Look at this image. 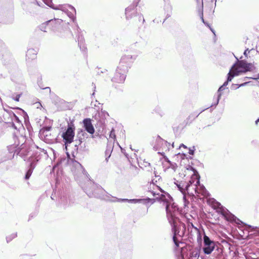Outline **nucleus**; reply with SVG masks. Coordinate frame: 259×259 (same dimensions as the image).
Listing matches in <instances>:
<instances>
[{
    "label": "nucleus",
    "mask_w": 259,
    "mask_h": 259,
    "mask_svg": "<svg viewBox=\"0 0 259 259\" xmlns=\"http://www.w3.org/2000/svg\"><path fill=\"white\" fill-rule=\"evenodd\" d=\"M160 199L161 200V203L165 206L167 219L172 227L173 241L176 247H179V243H181L179 238H181L184 234L185 226L181 224L178 228L176 215L178 213V208L168 193L161 194Z\"/></svg>",
    "instance_id": "nucleus-1"
},
{
    "label": "nucleus",
    "mask_w": 259,
    "mask_h": 259,
    "mask_svg": "<svg viewBox=\"0 0 259 259\" xmlns=\"http://www.w3.org/2000/svg\"><path fill=\"white\" fill-rule=\"evenodd\" d=\"M184 177L190 176L191 179L189 181V183L185 184L184 183H180L179 184L175 183L179 190L181 192L183 195V200L184 202V206H186L189 203V201H186V194L187 193L189 195L194 196L197 194L198 188L197 185L199 184V176L197 171L191 166L188 165L184 167Z\"/></svg>",
    "instance_id": "nucleus-2"
},
{
    "label": "nucleus",
    "mask_w": 259,
    "mask_h": 259,
    "mask_svg": "<svg viewBox=\"0 0 259 259\" xmlns=\"http://www.w3.org/2000/svg\"><path fill=\"white\" fill-rule=\"evenodd\" d=\"M214 207L215 208L218 209L217 211L224 217L226 220L230 222H235L237 224L241 226L239 227L240 229L242 228V230H245L247 231V234L245 236L247 237L249 235L259 236V227H253L244 224L218 202L216 203V205Z\"/></svg>",
    "instance_id": "nucleus-3"
},
{
    "label": "nucleus",
    "mask_w": 259,
    "mask_h": 259,
    "mask_svg": "<svg viewBox=\"0 0 259 259\" xmlns=\"http://www.w3.org/2000/svg\"><path fill=\"white\" fill-rule=\"evenodd\" d=\"M254 68L253 65L251 63H248L243 60L238 61L233 65L228 73V80L231 81L235 76L247 71H250Z\"/></svg>",
    "instance_id": "nucleus-4"
},
{
    "label": "nucleus",
    "mask_w": 259,
    "mask_h": 259,
    "mask_svg": "<svg viewBox=\"0 0 259 259\" xmlns=\"http://www.w3.org/2000/svg\"><path fill=\"white\" fill-rule=\"evenodd\" d=\"M50 8L56 10H60L66 14L73 21L75 18L76 10L72 6L68 4L54 5L51 0H42Z\"/></svg>",
    "instance_id": "nucleus-5"
},
{
    "label": "nucleus",
    "mask_w": 259,
    "mask_h": 259,
    "mask_svg": "<svg viewBox=\"0 0 259 259\" xmlns=\"http://www.w3.org/2000/svg\"><path fill=\"white\" fill-rule=\"evenodd\" d=\"M74 129L73 125H69L66 132L62 134V137L64 141L66 149L68 145L73 141L75 135Z\"/></svg>",
    "instance_id": "nucleus-6"
},
{
    "label": "nucleus",
    "mask_w": 259,
    "mask_h": 259,
    "mask_svg": "<svg viewBox=\"0 0 259 259\" xmlns=\"http://www.w3.org/2000/svg\"><path fill=\"white\" fill-rule=\"evenodd\" d=\"M137 56V54L134 55L128 54L122 56L118 66L123 69L126 67V70L127 71L131 64L136 59Z\"/></svg>",
    "instance_id": "nucleus-7"
},
{
    "label": "nucleus",
    "mask_w": 259,
    "mask_h": 259,
    "mask_svg": "<svg viewBox=\"0 0 259 259\" xmlns=\"http://www.w3.org/2000/svg\"><path fill=\"white\" fill-rule=\"evenodd\" d=\"M126 67L125 69H123L117 66L114 76L112 78V81L118 83H123L126 78Z\"/></svg>",
    "instance_id": "nucleus-8"
},
{
    "label": "nucleus",
    "mask_w": 259,
    "mask_h": 259,
    "mask_svg": "<svg viewBox=\"0 0 259 259\" xmlns=\"http://www.w3.org/2000/svg\"><path fill=\"white\" fill-rule=\"evenodd\" d=\"M215 242L204 233L203 251L206 254H210L214 249Z\"/></svg>",
    "instance_id": "nucleus-9"
},
{
    "label": "nucleus",
    "mask_w": 259,
    "mask_h": 259,
    "mask_svg": "<svg viewBox=\"0 0 259 259\" xmlns=\"http://www.w3.org/2000/svg\"><path fill=\"white\" fill-rule=\"evenodd\" d=\"M51 127L42 128L39 131V137L41 139L47 143H53L55 138L50 133Z\"/></svg>",
    "instance_id": "nucleus-10"
},
{
    "label": "nucleus",
    "mask_w": 259,
    "mask_h": 259,
    "mask_svg": "<svg viewBox=\"0 0 259 259\" xmlns=\"http://www.w3.org/2000/svg\"><path fill=\"white\" fill-rule=\"evenodd\" d=\"M90 185L92 188V190L89 188H86L85 191L86 193L90 196H95V197H101L100 194L104 192V190L100 187L97 185L90 182Z\"/></svg>",
    "instance_id": "nucleus-11"
},
{
    "label": "nucleus",
    "mask_w": 259,
    "mask_h": 259,
    "mask_svg": "<svg viewBox=\"0 0 259 259\" xmlns=\"http://www.w3.org/2000/svg\"><path fill=\"white\" fill-rule=\"evenodd\" d=\"M148 191L151 193L153 196L155 197L156 199H158L160 202H161V200L160 198L161 197V194H164V193H166L163 191L158 186L155 184L153 182H151L149 184Z\"/></svg>",
    "instance_id": "nucleus-12"
},
{
    "label": "nucleus",
    "mask_w": 259,
    "mask_h": 259,
    "mask_svg": "<svg viewBox=\"0 0 259 259\" xmlns=\"http://www.w3.org/2000/svg\"><path fill=\"white\" fill-rule=\"evenodd\" d=\"M161 161L163 169L165 171L169 170L170 173L173 174L175 172L178 167L176 163L170 161L166 156H164L161 158Z\"/></svg>",
    "instance_id": "nucleus-13"
},
{
    "label": "nucleus",
    "mask_w": 259,
    "mask_h": 259,
    "mask_svg": "<svg viewBox=\"0 0 259 259\" xmlns=\"http://www.w3.org/2000/svg\"><path fill=\"white\" fill-rule=\"evenodd\" d=\"M67 155L68 156L67 163L70 165L71 170L74 173L76 172V170L78 173H83L84 169L82 165L77 161L70 158V156L68 152H67Z\"/></svg>",
    "instance_id": "nucleus-14"
},
{
    "label": "nucleus",
    "mask_w": 259,
    "mask_h": 259,
    "mask_svg": "<svg viewBox=\"0 0 259 259\" xmlns=\"http://www.w3.org/2000/svg\"><path fill=\"white\" fill-rule=\"evenodd\" d=\"M83 127L85 130L90 134H93L95 132L94 127L90 118H85L83 120Z\"/></svg>",
    "instance_id": "nucleus-15"
},
{
    "label": "nucleus",
    "mask_w": 259,
    "mask_h": 259,
    "mask_svg": "<svg viewBox=\"0 0 259 259\" xmlns=\"http://www.w3.org/2000/svg\"><path fill=\"white\" fill-rule=\"evenodd\" d=\"M136 14V7L134 5L130 6L125 10V17L129 20L133 17Z\"/></svg>",
    "instance_id": "nucleus-16"
},
{
    "label": "nucleus",
    "mask_w": 259,
    "mask_h": 259,
    "mask_svg": "<svg viewBox=\"0 0 259 259\" xmlns=\"http://www.w3.org/2000/svg\"><path fill=\"white\" fill-rule=\"evenodd\" d=\"M224 90H225V87H224L222 85L219 88V89L218 91V95H217V97H215V96L214 97L213 102L212 104V105H211V107L213 106H216L218 104L219 101L220 100V98L221 97V96H222V94L221 93V92Z\"/></svg>",
    "instance_id": "nucleus-17"
},
{
    "label": "nucleus",
    "mask_w": 259,
    "mask_h": 259,
    "mask_svg": "<svg viewBox=\"0 0 259 259\" xmlns=\"http://www.w3.org/2000/svg\"><path fill=\"white\" fill-rule=\"evenodd\" d=\"M197 187L198 188V191L196 195L200 196V195H201L204 197L208 195V193L203 185H201L199 183L197 185Z\"/></svg>",
    "instance_id": "nucleus-18"
},
{
    "label": "nucleus",
    "mask_w": 259,
    "mask_h": 259,
    "mask_svg": "<svg viewBox=\"0 0 259 259\" xmlns=\"http://www.w3.org/2000/svg\"><path fill=\"white\" fill-rule=\"evenodd\" d=\"M36 52L34 49H29L26 53L27 59H34L36 57Z\"/></svg>",
    "instance_id": "nucleus-19"
},
{
    "label": "nucleus",
    "mask_w": 259,
    "mask_h": 259,
    "mask_svg": "<svg viewBox=\"0 0 259 259\" xmlns=\"http://www.w3.org/2000/svg\"><path fill=\"white\" fill-rule=\"evenodd\" d=\"M30 166H31V168L27 171V172L25 175V178L26 180L28 179L32 175L33 168L34 167V165H33V162H31Z\"/></svg>",
    "instance_id": "nucleus-20"
},
{
    "label": "nucleus",
    "mask_w": 259,
    "mask_h": 259,
    "mask_svg": "<svg viewBox=\"0 0 259 259\" xmlns=\"http://www.w3.org/2000/svg\"><path fill=\"white\" fill-rule=\"evenodd\" d=\"M158 143L159 144H160V145H161L162 146L161 149L163 150H166V149H165V148L167 147L168 146H169V143H168L166 141H164V140H161V139H159L158 141Z\"/></svg>",
    "instance_id": "nucleus-21"
},
{
    "label": "nucleus",
    "mask_w": 259,
    "mask_h": 259,
    "mask_svg": "<svg viewBox=\"0 0 259 259\" xmlns=\"http://www.w3.org/2000/svg\"><path fill=\"white\" fill-rule=\"evenodd\" d=\"M121 201H127V202H131V203H136L141 202L142 201V199H121Z\"/></svg>",
    "instance_id": "nucleus-22"
},
{
    "label": "nucleus",
    "mask_w": 259,
    "mask_h": 259,
    "mask_svg": "<svg viewBox=\"0 0 259 259\" xmlns=\"http://www.w3.org/2000/svg\"><path fill=\"white\" fill-rule=\"evenodd\" d=\"M16 236H17V233H12L11 235L7 236V238H6L7 242H9L11 241L13 239H14L15 237H16Z\"/></svg>",
    "instance_id": "nucleus-23"
},
{
    "label": "nucleus",
    "mask_w": 259,
    "mask_h": 259,
    "mask_svg": "<svg viewBox=\"0 0 259 259\" xmlns=\"http://www.w3.org/2000/svg\"><path fill=\"white\" fill-rule=\"evenodd\" d=\"M199 254L196 251L192 252L190 255V259H198Z\"/></svg>",
    "instance_id": "nucleus-24"
},
{
    "label": "nucleus",
    "mask_w": 259,
    "mask_h": 259,
    "mask_svg": "<svg viewBox=\"0 0 259 259\" xmlns=\"http://www.w3.org/2000/svg\"><path fill=\"white\" fill-rule=\"evenodd\" d=\"M12 119L13 120L15 121V122H16L19 125H21V122H20V120L19 119L18 117L15 115V114H14V113L13 114V115H12Z\"/></svg>",
    "instance_id": "nucleus-25"
},
{
    "label": "nucleus",
    "mask_w": 259,
    "mask_h": 259,
    "mask_svg": "<svg viewBox=\"0 0 259 259\" xmlns=\"http://www.w3.org/2000/svg\"><path fill=\"white\" fill-rule=\"evenodd\" d=\"M177 158H181L182 159V160L183 161H185V160H187V158H185L186 157V155L185 154H181V153H178L177 155Z\"/></svg>",
    "instance_id": "nucleus-26"
},
{
    "label": "nucleus",
    "mask_w": 259,
    "mask_h": 259,
    "mask_svg": "<svg viewBox=\"0 0 259 259\" xmlns=\"http://www.w3.org/2000/svg\"><path fill=\"white\" fill-rule=\"evenodd\" d=\"M247 83V82H244V83H242V84H240V85L235 84H233V85H232V89H237V88H239V87H243V86L245 85Z\"/></svg>",
    "instance_id": "nucleus-27"
},
{
    "label": "nucleus",
    "mask_w": 259,
    "mask_h": 259,
    "mask_svg": "<svg viewBox=\"0 0 259 259\" xmlns=\"http://www.w3.org/2000/svg\"><path fill=\"white\" fill-rule=\"evenodd\" d=\"M109 137L110 138L113 139L114 140L115 139L116 136H115L114 130L113 129H112L111 130V131L110 132Z\"/></svg>",
    "instance_id": "nucleus-28"
},
{
    "label": "nucleus",
    "mask_w": 259,
    "mask_h": 259,
    "mask_svg": "<svg viewBox=\"0 0 259 259\" xmlns=\"http://www.w3.org/2000/svg\"><path fill=\"white\" fill-rule=\"evenodd\" d=\"M201 20H202V21L203 22V23L204 24H205L207 26H208L210 28L211 31L214 34V30L211 29V28L210 27V26L209 25V24L205 22V21L204 20V19H203V14H201Z\"/></svg>",
    "instance_id": "nucleus-29"
},
{
    "label": "nucleus",
    "mask_w": 259,
    "mask_h": 259,
    "mask_svg": "<svg viewBox=\"0 0 259 259\" xmlns=\"http://www.w3.org/2000/svg\"><path fill=\"white\" fill-rule=\"evenodd\" d=\"M57 21V22L59 23H61L62 22V19H55L54 20H50L49 21H48L47 23V25H48L49 23H53L54 21Z\"/></svg>",
    "instance_id": "nucleus-30"
},
{
    "label": "nucleus",
    "mask_w": 259,
    "mask_h": 259,
    "mask_svg": "<svg viewBox=\"0 0 259 259\" xmlns=\"http://www.w3.org/2000/svg\"><path fill=\"white\" fill-rule=\"evenodd\" d=\"M78 45H80L83 42V38L81 36H79L78 38Z\"/></svg>",
    "instance_id": "nucleus-31"
},
{
    "label": "nucleus",
    "mask_w": 259,
    "mask_h": 259,
    "mask_svg": "<svg viewBox=\"0 0 259 259\" xmlns=\"http://www.w3.org/2000/svg\"><path fill=\"white\" fill-rule=\"evenodd\" d=\"M194 147H192V148H190L189 149V153L190 154V155H193L194 154Z\"/></svg>",
    "instance_id": "nucleus-32"
},
{
    "label": "nucleus",
    "mask_w": 259,
    "mask_h": 259,
    "mask_svg": "<svg viewBox=\"0 0 259 259\" xmlns=\"http://www.w3.org/2000/svg\"><path fill=\"white\" fill-rule=\"evenodd\" d=\"M35 107L37 108H40L42 107V105L40 102H37L34 104Z\"/></svg>",
    "instance_id": "nucleus-33"
},
{
    "label": "nucleus",
    "mask_w": 259,
    "mask_h": 259,
    "mask_svg": "<svg viewBox=\"0 0 259 259\" xmlns=\"http://www.w3.org/2000/svg\"><path fill=\"white\" fill-rule=\"evenodd\" d=\"M250 50H249L248 49H246V50H245L244 52V55L245 56V57H247V55L250 52Z\"/></svg>",
    "instance_id": "nucleus-34"
},
{
    "label": "nucleus",
    "mask_w": 259,
    "mask_h": 259,
    "mask_svg": "<svg viewBox=\"0 0 259 259\" xmlns=\"http://www.w3.org/2000/svg\"><path fill=\"white\" fill-rule=\"evenodd\" d=\"M20 97V95H17L16 96V97L15 98H14V100H15L16 101L18 102L19 101Z\"/></svg>",
    "instance_id": "nucleus-35"
},
{
    "label": "nucleus",
    "mask_w": 259,
    "mask_h": 259,
    "mask_svg": "<svg viewBox=\"0 0 259 259\" xmlns=\"http://www.w3.org/2000/svg\"><path fill=\"white\" fill-rule=\"evenodd\" d=\"M229 81H230L228 80V78L227 80L224 83V84L222 85V86H223L224 87L227 86L228 84V82H229Z\"/></svg>",
    "instance_id": "nucleus-36"
},
{
    "label": "nucleus",
    "mask_w": 259,
    "mask_h": 259,
    "mask_svg": "<svg viewBox=\"0 0 259 259\" xmlns=\"http://www.w3.org/2000/svg\"><path fill=\"white\" fill-rule=\"evenodd\" d=\"M182 147H183L185 149H187V147L186 146H185V145H184L183 144H182L180 145V146H179V148L180 149Z\"/></svg>",
    "instance_id": "nucleus-37"
},
{
    "label": "nucleus",
    "mask_w": 259,
    "mask_h": 259,
    "mask_svg": "<svg viewBox=\"0 0 259 259\" xmlns=\"http://www.w3.org/2000/svg\"><path fill=\"white\" fill-rule=\"evenodd\" d=\"M197 2L198 3H200V5L201 6H203V2H202V0H196Z\"/></svg>",
    "instance_id": "nucleus-38"
},
{
    "label": "nucleus",
    "mask_w": 259,
    "mask_h": 259,
    "mask_svg": "<svg viewBox=\"0 0 259 259\" xmlns=\"http://www.w3.org/2000/svg\"><path fill=\"white\" fill-rule=\"evenodd\" d=\"M117 198H113V199H111V201H116L117 200Z\"/></svg>",
    "instance_id": "nucleus-39"
},
{
    "label": "nucleus",
    "mask_w": 259,
    "mask_h": 259,
    "mask_svg": "<svg viewBox=\"0 0 259 259\" xmlns=\"http://www.w3.org/2000/svg\"><path fill=\"white\" fill-rule=\"evenodd\" d=\"M258 122H259V118H258V119H257L256 120V121H255V123H256V124H257V123H258Z\"/></svg>",
    "instance_id": "nucleus-40"
},
{
    "label": "nucleus",
    "mask_w": 259,
    "mask_h": 259,
    "mask_svg": "<svg viewBox=\"0 0 259 259\" xmlns=\"http://www.w3.org/2000/svg\"><path fill=\"white\" fill-rule=\"evenodd\" d=\"M81 142L80 141V140H79L78 142H76V143L78 144H80L81 143Z\"/></svg>",
    "instance_id": "nucleus-41"
},
{
    "label": "nucleus",
    "mask_w": 259,
    "mask_h": 259,
    "mask_svg": "<svg viewBox=\"0 0 259 259\" xmlns=\"http://www.w3.org/2000/svg\"><path fill=\"white\" fill-rule=\"evenodd\" d=\"M110 157V155L108 156V157H106V160L107 161L108 160V158Z\"/></svg>",
    "instance_id": "nucleus-42"
},
{
    "label": "nucleus",
    "mask_w": 259,
    "mask_h": 259,
    "mask_svg": "<svg viewBox=\"0 0 259 259\" xmlns=\"http://www.w3.org/2000/svg\"><path fill=\"white\" fill-rule=\"evenodd\" d=\"M154 148H155L156 150H158V149H159L158 148H156L155 147H154Z\"/></svg>",
    "instance_id": "nucleus-43"
},
{
    "label": "nucleus",
    "mask_w": 259,
    "mask_h": 259,
    "mask_svg": "<svg viewBox=\"0 0 259 259\" xmlns=\"http://www.w3.org/2000/svg\"><path fill=\"white\" fill-rule=\"evenodd\" d=\"M41 29V30H42V31H46V30H45V29H44H44Z\"/></svg>",
    "instance_id": "nucleus-44"
},
{
    "label": "nucleus",
    "mask_w": 259,
    "mask_h": 259,
    "mask_svg": "<svg viewBox=\"0 0 259 259\" xmlns=\"http://www.w3.org/2000/svg\"><path fill=\"white\" fill-rule=\"evenodd\" d=\"M158 153H160V154H162V153L160 152H158Z\"/></svg>",
    "instance_id": "nucleus-45"
},
{
    "label": "nucleus",
    "mask_w": 259,
    "mask_h": 259,
    "mask_svg": "<svg viewBox=\"0 0 259 259\" xmlns=\"http://www.w3.org/2000/svg\"><path fill=\"white\" fill-rule=\"evenodd\" d=\"M45 89H49V88H46Z\"/></svg>",
    "instance_id": "nucleus-46"
}]
</instances>
